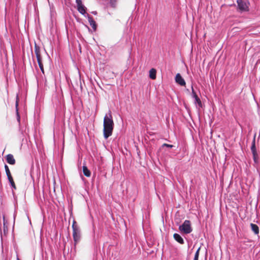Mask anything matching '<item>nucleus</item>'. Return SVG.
I'll return each instance as SVG.
<instances>
[{"label": "nucleus", "instance_id": "aec40b11", "mask_svg": "<svg viewBox=\"0 0 260 260\" xmlns=\"http://www.w3.org/2000/svg\"><path fill=\"white\" fill-rule=\"evenodd\" d=\"M200 250V247H199L197 249V251L196 252V253H195V255H194V260H198L199 256Z\"/></svg>", "mask_w": 260, "mask_h": 260}, {"label": "nucleus", "instance_id": "7ed1b4c3", "mask_svg": "<svg viewBox=\"0 0 260 260\" xmlns=\"http://www.w3.org/2000/svg\"><path fill=\"white\" fill-rule=\"evenodd\" d=\"M73 228V236L74 241V246H76V244L79 243L81 240V231L79 227L76 224L75 221H73L72 224Z\"/></svg>", "mask_w": 260, "mask_h": 260}, {"label": "nucleus", "instance_id": "a211bd4d", "mask_svg": "<svg viewBox=\"0 0 260 260\" xmlns=\"http://www.w3.org/2000/svg\"><path fill=\"white\" fill-rule=\"evenodd\" d=\"M117 0H110L109 5L112 8H115L116 6Z\"/></svg>", "mask_w": 260, "mask_h": 260}, {"label": "nucleus", "instance_id": "f03ea898", "mask_svg": "<svg viewBox=\"0 0 260 260\" xmlns=\"http://www.w3.org/2000/svg\"><path fill=\"white\" fill-rule=\"evenodd\" d=\"M237 11L240 13L248 12L249 11L250 5L249 0H237Z\"/></svg>", "mask_w": 260, "mask_h": 260}, {"label": "nucleus", "instance_id": "0eeeda50", "mask_svg": "<svg viewBox=\"0 0 260 260\" xmlns=\"http://www.w3.org/2000/svg\"><path fill=\"white\" fill-rule=\"evenodd\" d=\"M175 81L177 84L182 86H185L186 84L185 80L179 73L176 74L175 77Z\"/></svg>", "mask_w": 260, "mask_h": 260}, {"label": "nucleus", "instance_id": "39448f33", "mask_svg": "<svg viewBox=\"0 0 260 260\" xmlns=\"http://www.w3.org/2000/svg\"><path fill=\"white\" fill-rule=\"evenodd\" d=\"M251 150L253 155V159L255 163H258V156L256 152L255 144V137L254 138L252 145L251 146Z\"/></svg>", "mask_w": 260, "mask_h": 260}, {"label": "nucleus", "instance_id": "dca6fc26", "mask_svg": "<svg viewBox=\"0 0 260 260\" xmlns=\"http://www.w3.org/2000/svg\"><path fill=\"white\" fill-rule=\"evenodd\" d=\"M149 77L152 79L156 78V70L154 69H151L149 71Z\"/></svg>", "mask_w": 260, "mask_h": 260}, {"label": "nucleus", "instance_id": "cd10ccee", "mask_svg": "<svg viewBox=\"0 0 260 260\" xmlns=\"http://www.w3.org/2000/svg\"><path fill=\"white\" fill-rule=\"evenodd\" d=\"M30 1H31L32 2H34V0H30Z\"/></svg>", "mask_w": 260, "mask_h": 260}, {"label": "nucleus", "instance_id": "1a4fd4ad", "mask_svg": "<svg viewBox=\"0 0 260 260\" xmlns=\"http://www.w3.org/2000/svg\"><path fill=\"white\" fill-rule=\"evenodd\" d=\"M87 17L90 25L92 27L94 31H95L96 29V24L95 21L93 20L92 17L88 14H87Z\"/></svg>", "mask_w": 260, "mask_h": 260}, {"label": "nucleus", "instance_id": "a878e982", "mask_svg": "<svg viewBox=\"0 0 260 260\" xmlns=\"http://www.w3.org/2000/svg\"><path fill=\"white\" fill-rule=\"evenodd\" d=\"M16 260H20L18 255H17Z\"/></svg>", "mask_w": 260, "mask_h": 260}, {"label": "nucleus", "instance_id": "4468645a", "mask_svg": "<svg viewBox=\"0 0 260 260\" xmlns=\"http://www.w3.org/2000/svg\"><path fill=\"white\" fill-rule=\"evenodd\" d=\"M250 226L251 228V230L254 232V233L256 235H257L259 233L258 226L256 224L254 223H251Z\"/></svg>", "mask_w": 260, "mask_h": 260}, {"label": "nucleus", "instance_id": "393cba45", "mask_svg": "<svg viewBox=\"0 0 260 260\" xmlns=\"http://www.w3.org/2000/svg\"><path fill=\"white\" fill-rule=\"evenodd\" d=\"M7 176L8 179L9 180V181L13 180V178H12V177L11 176V174L7 175Z\"/></svg>", "mask_w": 260, "mask_h": 260}, {"label": "nucleus", "instance_id": "b1692460", "mask_svg": "<svg viewBox=\"0 0 260 260\" xmlns=\"http://www.w3.org/2000/svg\"><path fill=\"white\" fill-rule=\"evenodd\" d=\"M76 3L77 7L83 5L81 0H76Z\"/></svg>", "mask_w": 260, "mask_h": 260}, {"label": "nucleus", "instance_id": "6e6552de", "mask_svg": "<svg viewBox=\"0 0 260 260\" xmlns=\"http://www.w3.org/2000/svg\"><path fill=\"white\" fill-rule=\"evenodd\" d=\"M18 105H19V97H18V95H17L16 103H15L16 113L17 120L19 124H20V115L19 113Z\"/></svg>", "mask_w": 260, "mask_h": 260}, {"label": "nucleus", "instance_id": "4be33fe9", "mask_svg": "<svg viewBox=\"0 0 260 260\" xmlns=\"http://www.w3.org/2000/svg\"><path fill=\"white\" fill-rule=\"evenodd\" d=\"M162 147H168V148H171L173 147V145H170V144H166V143H164V144H162Z\"/></svg>", "mask_w": 260, "mask_h": 260}, {"label": "nucleus", "instance_id": "f3484780", "mask_svg": "<svg viewBox=\"0 0 260 260\" xmlns=\"http://www.w3.org/2000/svg\"><path fill=\"white\" fill-rule=\"evenodd\" d=\"M3 220H4V234L6 233V232L8 231V228H7V221L5 219L4 215L3 216Z\"/></svg>", "mask_w": 260, "mask_h": 260}, {"label": "nucleus", "instance_id": "423d86ee", "mask_svg": "<svg viewBox=\"0 0 260 260\" xmlns=\"http://www.w3.org/2000/svg\"><path fill=\"white\" fill-rule=\"evenodd\" d=\"M191 94L192 98L194 99V103L197 104L199 107H202V104L201 100L198 96L197 93H196L193 86H191Z\"/></svg>", "mask_w": 260, "mask_h": 260}, {"label": "nucleus", "instance_id": "6ab92c4d", "mask_svg": "<svg viewBox=\"0 0 260 260\" xmlns=\"http://www.w3.org/2000/svg\"><path fill=\"white\" fill-rule=\"evenodd\" d=\"M38 61V64H39V68L41 71V72L43 73H44V67H43V63L42 62V60H39V61Z\"/></svg>", "mask_w": 260, "mask_h": 260}, {"label": "nucleus", "instance_id": "f8f14e48", "mask_svg": "<svg viewBox=\"0 0 260 260\" xmlns=\"http://www.w3.org/2000/svg\"><path fill=\"white\" fill-rule=\"evenodd\" d=\"M173 237L174 239L179 243L181 244H183L184 243L183 239L179 234L177 233H175L173 235Z\"/></svg>", "mask_w": 260, "mask_h": 260}, {"label": "nucleus", "instance_id": "9b49d317", "mask_svg": "<svg viewBox=\"0 0 260 260\" xmlns=\"http://www.w3.org/2000/svg\"><path fill=\"white\" fill-rule=\"evenodd\" d=\"M35 53L36 54L37 61L42 60L40 52V48L36 44L35 45Z\"/></svg>", "mask_w": 260, "mask_h": 260}, {"label": "nucleus", "instance_id": "20e7f679", "mask_svg": "<svg viewBox=\"0 0 260 260\" xmlns=\"http://www.w3.org/2000/svg\"><path fill=\"white\" fill-rule=\"evenodd\" d=\"M179 229L181 232L185 234L190 233L192 231L190 221L188 220H185L182 224L179 226Z\"/></svg>", "mask_w": 260, "mask_h": 260}, {"label": "nucleus", "instance_id": "2eb2a0df", "mask_svg": "<svg viewBox=\"0 0 260 260\" xmlns=\"http://www.w3.org/2000/svg\"><path fill=\"white\" fill-rule=\"evenodd\" d=\"M83 172L84 175L86 177H90L91 175V173L90 171L88 169L86 166H83Z\"/></svg>", "mask_w": 260, "mask_h": 260}, {"label": "nucleus", "instance_id": "ddd939ff", "mask_svg": "<svg viewBox=\"0 0 260 260\" xmlns=\"http://www.w3.org/2000/svg\"><path fill=\"white\" fill-rule=\"evenodd\" d=\"M77 10L82 15H85L86 14V8L83 5L77 7Z\"/></svg>", "mask_w": 260, "mask_h": 260}, {"label": "nucleus", "instance_id": "412c9836", "mask_svg": "<svg viewBox=\"0 0 260 260\" xmlns=\"http://www.w3.org/2000/svg\"><path fill=\"white\" fill-rule=\"evenodd\" d=\"M5 169L7 175L11 174L9 168L7 165H5Z\"/></svg>", "mask_w": 260, "mask_h": 260}, {"label": "nucleus", "instance_id": "f257e3e1", "mask_svg": "<svg viewBox=\"0 0 260 260\" xmlns=\"http://www.w3.org/2000/svg\"><path fill=\"white\" fill-rule=\"evenodd\" d=\"M114 121L111 111H109L104 118V137L105 139H108L112 134L114 129Z\"/></svg>", "mask_w": 260, "mask_h": 260}, {"label": "nucleus", "instance_id": "5701e85b", "mask_svg": "<svg viewBox=\"0 0 260 260\" xmlns=\"http://www.w3.org/2000/svg\"><path fill=\"white\" fill-rule=\"evenodd\" d=\"M9 182H10L12 187L14 189H16V186H15V183H14L13 180L10 181Z\"/></svg>", "mask_w": 260, "mask_h": 260}, {"label": "nucleus", "instance_id": "9d476101", "mask_svg": "<svg viewBox=\"0 0 260 260\" xmlns=\"http://www.w3.org/2000/svg\"><path fill=\"white\" fill-rule=\"evenodd\" d=\"M6 160L10 165H14L15 164V159L13 155L11 154H9L6 156Z\"/></svg>", "mask_w": 260, "mask_h": 260}, {"label": "nucleus", "instance_id": "bb28decb", "mask_svg": "<svg viewBox=\"0 0 260 260\" xmlns=\"http://www.w3.org/2000/svg\"><path fill=\"white\" fill-rule=\"evenodd\" d=\"M92 13L94 15L96 14V11H94L92 12Z\"/></svg>", "mask_w": 260, "mask_h": 260}]
</instances>
